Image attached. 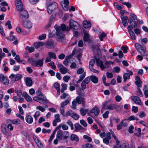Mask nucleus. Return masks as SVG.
<instances>
[{"label":"nucleus","instance_id":"52","mask_svg":"<svg viewBox=\"0 0 148 148\" xmlns=\"http://www.w3.org/2000/svg\"><path fill=\"white\" fill-rule=\"evenodd\" d=\"M83 138L84 139H87L88 141L89 142H90L92 141V139L90 137H89L88 136L86 135H84L83 136Z\"/></svg>","mask_w":148,"mask_h":148},{"label":"nucleus","instance_id":"8","mask_svg":"<svg viewBox=\"0 0 148 148\" xmlns=\"http://www.w3.org/2000/svg\"><path fill=\"white\" fill-rule=\"evenodd\" d=\"M57 65L59 71L62 74H65L67 73L68 70V69L63 65L59 63Z\"/></svg>","mask_w":148,"mask_h":148},{"label":"nucleus","instance_id":"41","mask_svg":"<svg viewBox=\"0 0 148 148\" xmlns=\"http://www.w3.org/2000/svg\"><path fill=\"white\" fill-rule=\"evenodd\" d=\"M71 117L73 118L74 120H77L79 118V116L76 113L73 112Z\"/></svg>","mask_w":148,"mask_h":148},{"label":"nucleus","instance_id":"61","mask_svg":"<svg viewBox=\"0 0 148 148\" xmlns=\"http://www.w3.org/2000/svg\"><path fill=\"white\" fill-rule=\"evenodd\" d=\"M54 87L56 89V90H59L60 89V85L57 82H56L54 83Z\"/></svg>","mask_w":148,"mask_h":148},{"label":"nucleus","instance_id":"13","mask_svg":"<svg viewBox=\"0 0 148 148\" xmlns=\"http://www.w3.org/2000/svg\"><path fill=\"white\" fill-rule=\"evenodd\" d=\"M97 64L98 66H99L101 70L103 71L106 67L103 64V62L99 59H97L96 60Z\"/></svg>","mask_w":148,"mask_h":148},{"label":"nucleus","instance_id":"48","mask_svg":"<svg viewBox=\"0 0 148 148\" xmlns=\"http://www.w3.org/2000/svg\"><path fill=\"white\" fill-rule=\"evenodd\" d=\"M61 121V119H55L53 121V125L54 126H55L57 125V122H59Z\"/></svg>","mask_w":148,"mask_h":148},{"label":"nucleus","instance_id":"49","mask_svg":"<svg viewBox=\"0 0 148 148\" xmlns=\"http://www.w3.org/2000/svg\"><path fill=\"white\" fill-rule=\"evenodd\" d=\"M56 132V131L55 130H54L52 134L50 136V138H49V141H48V142L49 143H50L51 141L52 140H53V138H54V137L55 136Z\"/></svg>","mask_w":148,"mask_h":148},{"label":"nucleus","instance_id":"43","mask_svg":"<svg viewBox=\"0 0 148 148\" xmlns=\"http://www.w3.org/2000/svg\"><path fill=\"white\" fill-rule=\"evenodd\" d=\"M123 78L124 79V82H126L127 79H129L130 78V76L126 73H125L123 75Z\"/></svg>","mask_w":148,"mask_h":148},{"label":"nucleus","instance_id":"19","mask_svg":"<svg viewBox=\"0 0 148 148\" xmlns=\"http://www.w3.org/2000/svg\"><path fill=\"white\" fill-rule=\"evenodd\" d=\"M69 133L68 131H64L62 134V139L67 141L69 138Z\"/></svg>","mask_w":148,"mask_h":148},{"label":"nucleus","instance_id":"20","mask_svg":"<svg viewBox=\"0 0 148 148\" xmlns=\"http://www.w3.org/2000/svg\"><path fill=\"white\" fill-rule=\"evenodd\" d=\"M121 19L122 23L125 27H126L128 24L127 20L128 19V18L127 16H121Z\"/></svg>","mask_w":148,"mask_h":148},{"label":"nucleus","instance_id":"11","mask_svg":"<svg viewBox=\"0 0 148 148\" xmlns=\"http://www.w3.org/2000/svg\"><path fill=\"white\" fill-rule=\"evenodd\" d=\"M39 102L42 104H46L47 103V100L45 96L43 95L39 97Z\"/></svg>","mask_w":148,"mask_h":148},{"label":"nucleus","instance_id":"62","mask_svg":"<svg viewBox=\"0 0 148 148\" xmlns=\"http://www.w3.org/2000/svg\"><path fill=\"white\" fill-rule=\"evenodd\" d=\"M110 139L108 138H105L103 139V142L106 144V145H108L109 144V140Z\"/></svg>","mask_w":148,"mask_h":148},{"label":"nucleus","instance_id":"54","mask_svg":"<svg viewBox=\"0 0 148 148\" xmlns=\"http://www.w3.org/2000/svg\"><path fill=\"white\" fill-rule=\"evenodd\" d=\"M73 113V112L71 111H68L66 112L65 114V116L66 117H68L69 116H70L71 117Z\"/></svg>","mask_w":148,"mask_h":148},{"label":"nucleus","instance_id":"47","mask_svg":"<svg viewBox=\"0 0 148 148\" xmlns=\"http://www.w3.org/2000/svg\"><path fill=\"white\" fill-rule=\"evenodd\" d=\"M23 5L22 3L21 0H16L15 1V5L16 8H18L19 5Z\"/></svg>","mask_w":148,"mask_h":148},{"label":"nucleus","instance_id":"4","mask_svg":"<svg viewBox=\"0 0 148 148\" xmlns=\"http://www.w3.org/2000/svg\"><path fill=\"white\" fill-rule=\"evenodd\" d=\"M43 59L38 60L33 58H30L28 59V61L32 65L36 67L42 66L43 64Z\"/></svg>","mask_w":148,"mask_h":148},{"label":"nucleus","instance_id":"57","mask_svg":"<svg viewBox=\"0 0 148 148\" xmlns=\"http://www.w3.org/2000/svg\"><path fill=\"white\" fill-rule=\"evenodd\" d=\"M90 77H88L86 78L83 81L86 84H88L90 82Z\"/></svg>","mask_w":148,"mask_h":148},{"label":"nucleus","instance_id":"31","mask_svg":"<svg viewBox=\"0 0 148 148\" xmlns=\"http://www.w3.org/2000/svg\"><path fill=\"white\" fill-rule=\"evenodd\" d=\"M49 56L51 58L56 59L57 58L56 54L50 51L48 53Z\"/></svg>","mask_w":148,"mask_h":148},{"label":"nucleus","instance_id":"15","mask_svg":"<svg viewBox=\"0 0 148 148\" xmlns=\"http://www.w3.org/2000/svg\"><path fill=\"white\" fill-rule=\"evenodd\" d=\"M125 120V119H123L121 122L119 124L117 125V129L118 130L121 129L123 126L126 127L127 126V123L126 122H124Z\"/></svg>","mask_w":148,"mask_h":148},{"label":"nucleus","instance_id":"16","mask_svg":"<svg viewBox=\"0 0 148 148\" xmlns=\"http://www.w3.org/2000/svg\"><path fill=\"white\" fill-rule=\"evenodd\" d=\"M131 98L136 104L140 105L141 103L140 99L137 96H132L131 97Z\"/></svg>","mask_w":148,"mask_h":148},{"label":"nucleus","instance_id":"21","mask_svg":"<svg viewBox=\"0 0 148 148\" xmlns=\"http://www.w3.org/2000/svg\"><path fill=\"white\" fill-rule=\"evenodd\" d=\"M23 95L25 98L27 102H31L32 101V98L26 92H23Z\"/></svg>","mask_w":148,"mask_h":148},{"label":"nucleus","instance_id":"42","mask_svg":"<svg viewBox=\"0 0 148 148\" xmlns=\"http://www.w3.org/2000/svg\"><path fill=\"white\" fill-rule=\"evenodd\" d=\"M69 101L68 100H66L64 101L61 104V107L64 108L65 106L69 103Z\"/></svg>","mask_w":148,"mask_h":148},{"label":"nucleus","instance_id":"39","mask_svg":"<svg viewBox=\"0 0 148 148\" xmlns=\"http://www.w3.org/2000/svg\"><path fill=\"white\" fill-rule=\"evenodd\" d=\"M140 50L138 51L142 55H144L146 53V50L145 47H144L142 46V48H140Z\"/></svg>","mask_w":148,"mask_h":148},{"label":"nucleus","instance_id":"55","mask_svg":"<svg viewBox=\"0 0 148 148\" xmlns=\"http://www.w3.org/2000/svg\"><path fill=\"white\" fill-rule=\"evenodd\" d=\"M84 72V70L82 67L80 68L77 71V73L78 74H82Z\"/></svg>","mask_w":148,"mask_h":148},{"label":"nucleus","instance_id":"28","mask_svg":"<svg viewBox=\"0 0 148 148\" xmlns=\"http://www.w3.org/2000/svg\"><path fill=\"white\" fill-rule=\"evenodd\" d=\"M46 45L48 48H51L54 46V42L52 40H49L46 43Z\"/></svg>","mask_w":148,"mask_h":148},{"label":"nucleus","instance_id":"50","mask_svg":"<svg viewBox=\"0 0 148 148\" xmlns=\"http://www.w3.org/2000/svg\"><path fill=\"white\" fill-rule=\"evenodd\" d=\"M46 35L45 34H43L40 35L38 37V39L40 40L45 39L46 38Z\"/></svg>","mask_w":148,"mask_h":148},{"label":"nucleus","instance_id":"3","mask_svg":"<svg viewBox=\"0 0 148 148\" xmlns=\"http://www.w3.org/2000/svg\"><path fill=\"white\" fill-rule=\"evenodd\" d=\"M108 103V101H106L103 103L102 110L104 109L106 106V109L107 110H115L116 111H118V109L119 107V106L114 103H111L108 105H107ZM101 111L102 113L103 112L102 110H101Z\"/></svg>","mask_w":148,"mask_h":148},{"label":"nucleus","instance_id":"2","mask_svg":"<svg viewBox=\"0 0 148 148\" xmlns=\"http://www.w3.org/2000/svg\"><path fill=\"white\" fill-rule=\"evenodd\" d=\"M77 103L82 104L83 107L84 108L85 106V98L80 96L77 97L75 100H73L72 102L71 108L74 110L75 109Z\"/></svg>","mask_w":148,"mask_h":148},{"label":"nucleus","instance_id":"63","mask_svg":"<svg viewBox=\"0 0 148 148\" xmlns=\"http://www.w3.org/2000/svg\"><path fill=\"white\" fill-rule=\"evenodd\" d=\"M80 123L84 127H86L87 126V124L86 121L83 119H82L80 121Z\"/></svg>","mask_w":148,"mask_h":148},{"label":"nucleus","instance_id":"30","mask_svg":"<svg viewBox=\"0 0 148 148\" xmlns=\"http://www.w3.org/2000/svg\"><path fill=\"white\" fill-rule=\"evenodd\" d=\"M88 109H85L83 108H81L80 110V112L82 116H84L86 115L87 112L88 111Z\"/></svg>","mask_w":148,"mask_h":148},{"label":"nucleus","instance_id":"53","mask_svg":"<svg viewBox=\"0 0 148 148\" xmlns=\"http://www.w3.org/2000/svg\"><path fill=\"white\" fill-rule=\"evenodd\" d=\"M83 148H92V145L89 143L82 145Z\"/></svg>","mask_w":148,"mask_h":148},{"label":"nucleus","instance_id":"51","mask_svg":"<svg viewBox=\"0 0 148 148\" xmlns=\"http://www.w3.org/2000/svg\"><path fill=\"white\" fill-rule=\"evenodd\" d=\"M135 83L138 87H142V85L141 84L142 82L141 80L136 81Z\"/></svg>","mask_w":148,"mask_h":148},{"label":"nucleus","instance_id":"17","mask_svg":"<svg viewBox=\"0 0 148 148\" xmlns=\"http://www.w3.org/2000/svg\"><path fill=\"white\" fill-rule=\"evenodd\" d=\"M9 77L10 79H12V78H14V81H15L21 79L22 77V76L19 74L15 75L14 74H12L11 75L9 76Z\"/></svg>","mask_w":148,"mask_h":148},{"label":"nucleus","instance_id":"23","mask_svg":"<svg viewBox=\"0 0 148 148\" xmlns=\"http://www.w3.org/2000/svg\"><path fill=\"white\" fill-rule=\"evenodd\" d=\"M25 120L29 124H31L33 122V118L30 115H28L26 117Z\"/></svg>","mask_w":148,"mask_h":148},{"label":"nucleus","instance_id":"25","mask_svg":"<svg viewBox=\"0 0 148 148\" xmlns=\"http://www.w3.org/2000/svg\"><path fill=\"white\" fill-rule=\"evenodd\" d=\"M56 138L57 139L61 140L62 139V131L60 130L58 131L57 134Z\"/></svg>","mask_w":148,"mask_h":148},{"label":"nucleus","instance_id":"24","mask_svg":"<svg viewBox=\"0 0 148 148\" xmlns=\"http://www.w3.org/2000/svg\"><path fill=\"white\" fill-rule=\"evenodd\" d=\"M91 81L95 84H97L98 82L97 77L94 75H92L90 76Z\"/></svg>","mask_w":148,"mask_h":148},{"label":"nucleus","instance_id":"44","mask_svg":"<svg viewBox=\"0 0 148 148\" xmlns=\"http://www.w3.org/2000/svg\"><path fill=\"white\" fill-rule=\"evenodd\" d=\"M129 32L130 36L131 37V38L132 40H135L136 39V37L135 35L133 32V31H130Z\"/></svg>","mask_w":148,"mask_h":148},{"label":"nucleus","instance_id":"10","mask_svg":"<svg viewBox=\"0 0 148 148\" xmlns=\"http://www.w3.org/2000/svg\"><path fill=\"white\" fill-rule=\"evenodd\" d=\"M0 80L5 85H8L9 83V80L7 77L3 74L0 75Z\"/></svg>","mask_w":148,"mask_h":148},{"label":"nucleus","instance_id":"36","mask_svg":"<svg viewBox=\"0 0 148 148\" xmlns=\"http://www.w3.org/2000/svg\"><path fill=\"white\" fill-rule=\"evenodd\" d=\"M11 122L12 123L15 125H20L21 124V121L19 119L11 120Z\"/></svg>","mask_w":148,"mask_h":148},{"label":"nucleus","instance_id":"32","mask_svg":"<svg viewBox=\"0 0 148 148\" xmlns=\"http://www.w3.org/2000/svg\"><path fill=\"white\" fill-rule=\"evenodd\" d=\"M44 45V43L40 42H36L34 43V46L36 49L38 48L40 46H43Z\"/></svg>","mask_w":148,"mask_h":148},{"label":"nucleus","instance_id":"46","mask_svg":"<svg viewBox=\"0 0 148 148\" xmlns=\"http://www.w3.org/2000/svg\"><path fill=\"white\" fill-rule=\"evenodd\" d=\"M66 123L71 127V130H73L74 129V128L73 126V123L70 120H68Z\"/></svg>","mask_w":148,"mask_h":148},{"label":"nucleus","instance_id":"40","mask_svg":"<svg viewBox=\"0 0 148 148\" xmlns=\"http://www.w3.org/2000/svg\"><path fill=\"white\" fill-rule=\"evenodd\" d=\"M25 49L26 50H28L29 52L30 53H31L34 51V49L33 47H29L27 46L25 48Z\"/></svg>","mask_w":148,"mask_h":148},{"label":"nucleus","instance_id":"6","mask_svg":"<svg viewBox=\"0 0 148 148\" xmlns=\"http://www.w3.org/2000/svg\"><path fill=\"white\" fill-rule=\"evenodd\" d=\"M58 7V4L55 2H53L48 6L47 9V12L49 14H51Z\"/></svg>","mask_w":148,"mask_h":148},{"label":"nucleus","instance_id":"29","mask_svg":"<svg viewBox=\"0 0 148 148\" xmlns=\"http://www.w3.org/2000/svg\"><path fill=\"white\" fill-rule=\"evenodd\" d=\"M32 81L29 77H27L26 79V84L27 86H32Z\"/></svg>","mask_w":148,"mask_h":148},{"label":"nucleus","instance_id":"22","mask_svg":"<svg viewBox=\"0 0 148 148\" xmlns=\"http://www.w3.org/2000/svg\"><path fill=\"white\" fill-rule=\"evenodd\" d=\"M83 26L84 28H87L91 27V24L90 22H88L86 21H84L83 23Z\"/></svg>","mask_w":148,"mask_h":148},{"label":"nucleus","instance_id":"9","mask_svg":"<svg viewBox=\"0 0 148 148\" xmlns=\"http://www.w3.org/2000/svg\"><path fill=\"white\" fill-rule=\"evenodd\" d=\"M69 24L70 26L69 27L70 28V29L71 28H73L74 30L78 29L77 26L79 24L77 22L74 20L72 19L70 20L69 21Z\"/></svg>","mask_w":148,"mask_h":148},{"label":"nucleus","instance_id":"45","mask_svg":"<svg viewBox=\"0 0 148 148\" xmlns=\"http://www.w3.org/2000/svg\"><path fill=\"white\" fill-rule=\"evenodd\" d=\"M127 120L130 121H133L134 120L137 121L138 120V118L135 117L134 116H132L128 117L127 119Z\"/></svg>","mask_w":148,"mask_h":148},{"label":"nucleus","instance_id":"64","mask_svg":"<svg viewBox=\"0 0 148 148\" xmlns=\"http://www.w3.org/2000/svg\"><path fill=\"white\" fill-rule=\"evenodd\" d=\"M86 84L84 82L82 81L81 84V87L82 90H84L86 88Z\"/></svg>","mask_w":148,"mask_h":148},{"label":"nucleus","instance_id":"56","mask_svg":"<svg viewBox=\"0 0 148 148\" xmlns=\"http://www.w3.org/2000/svg\"><path fill=\"white\" fill-rule=\"evenodd\" d=\"M70 79V77L68 75H65L63 77L64 81L66 82H67Z\"/></svg>","mask_w":148,"mask_h":148},{"label":"nucleus","instance_id":"59","mask_svg":"<svg viewBox=\"0 0 148 148\" xmlns=\"http://www.w3.org/2000/svg\"><path fill=\"white\" fill-rule=\"evenodd\" d=\"M5 25H8V28L10 29L12 28V26L11 24V22L10 21H8L5 24Z\"/></svg>","mask_w":148,"mask_h":148},{"label":"nucleus","instance_id":"26","mask_svg":"<svg viewBox=\"0 0 148 148\" xmlns=\"http://www.w3.org/2000/svg\"><path fill=\"white\" fill-rule=\"evenodd\" d=\"M75 131H77L82 130L83 128L82 126L78 123H76L74 125Z\"/></svg>","mask_w":148,"mask_h":148},{"label":"nucleus","instance_id":"33","mask_svg":"<svg viewBox=\"0 0 148 148\" xmlns=\"http://www.w3.org/2000/svg\"><path fill=\"white\" fill-rule=\"evenodd\" d=\"M62 88L61 89V92L62 93H63L64 91L67 89V85L65 84H62L61 85Z\"/></svg>","mask_w":148,"mask_h":148},{"label":"nucleus","instance_id":"12","mask_svg":"<svg viewBox=\"0 0 148 148\" xmlns=\"http://www.w3.org/2000/svg\"><path fill=\"white\" fill-rule=\"evenodd\" d=\"M1 130L2 132L5 135L8 136L10 135V134L7 131L6 125L5 124H2L1 125Z\"/></svg>","mask_w":148,"mask_h":148},{"label":"nucleus","instance_id":"58","mask_svg":"<svg viewBox=\"0 0 148 148\" xmlns=\"http://www.w3.org/2000/svg\"><path fill=\"white\" fill-rule=\"evenodd\" d=\"M106 34L104 33H102L99 36V38L101 41H103V38L106 37Z\"/></svg>","mask_w":148,"mask_h":148},{"label":"nucleus","instance_id":"5","mask_svg":"<svg viewBox=\"0 0 148 148\" xmlns=\"http://www.w3.org/2000/svg\"><path fill=\"white\" fill-rule=\"evenodd\" d=\"M19 18L22 22L25 21L29 17V15L27 12L25 10L19 12Z\"/></svg>","mask_w":148,"mask_h":148},{"label":"nucleus","instance_id":"35","mask_svg":"<svg viewBox=\"0 0 148 148\" xmlns=\"http://www.w3.org/2000/svg\"><path fill=\"white\" fill-rule=\"evenodd\" d=\"M61 127L63 130H68L69 128L68 126L66 124H60L57 127V128H60Z\"/></svg>","mask_w":148,"mask_h":148},{"label":"nucleus","instance_id":"18","mask_svg":"<svg viewBox=\"0 0 148 148\" xmlns=\"http://www.w3.org/2000/svg\"><path fill=\"white\" fill-rule=\"evenodd\" d=\"M90 113L94 114L96 116H97L100 112V110L96 106L93 108L90 111Z\"/></svg>","mask_w":148,"mask_h":148},{"label":"nucleus","instance_id":"14","mask_svg":"<svg viewBox=\"0 0 148 148\" xmlns=\"http://www.w3.org/2000/svg\"><path fill=\"white\" fill-rule=\"evenodd\" d=\"M23 26L27 29L31 28L32 27V25L31 22L29 21H24L22 22Z\"/></svg>","mask_w":148,"mask_h":148},{"label":"nucleus","instance_id":"27","mask_svg":"<svg viewBox=\"0 0 148 148\" xmlns=\"http://www.w3.org/2000/svg\"><path fill=\"white\" fill-rule=\"evenodd\" d=\"M70 139L72 141L75 140L78 142L79 140L78 136L75 134H72L71 136Z\"/></svg>","mask_w":148,"mask_h":148},{"label":"nucleus","instance_id":"7","mask_svg":"<svg viewBox=\"0 0 148 148\" xmlns=\"http://www.w3.org/2000/svg\"><path fill=\"white\" fill-rule=\"evenodd\" d=\"M137 17L136 15L133 13L131 14L130 17L128 19V22L129 23L132 24V25L134 28L137 27V25L136 22L135 20L137 19Z\"/></svg>","mask_w":148,"mask_h":148},{"label":"nucleus","instance_id":"34","mask_svg":"<svg viewBox=\"0 0 148 148\" xmlns=\"http://www.w3.org/2000/svg\"><path fill=\"white\" fill-rule=\"evenodd\" d=\"M86 74V72H84L81 75L79 76V78L77 81V83H79L81 82L85 77Z\"/></svg>","mask_w":148,"mask_h":148},{"label":"nucleus","instance_id":"1","mask_svg":"<svg viewBox=\"0 0 148 148\" xmlns=\"http://www.w3.org/2000/svg\"><path fill=\"white\" fill-rule=\"evenodd\" d=\"M55 28L56 30V35L57 36V40L60 42H64L66 41L65 35L62 32L68 31L70 30L68 26H66L64 24H62L60 26L56 25Z\"/></svg>","mask_w":148,"mask_h":148},{"label":"nucleus","instance_id":"38","mask_svg":"<svg viewBox=\"0 0 148 148\" xmlns=\"http://www.w3.org/2000/svg\"><path fill=\"white\" fill-rule=\"evenodd\" d=\"M84 36L83 39L84 41H87L88 40L89 38V35L88 33L86 32H84Z\"/></svg>","mask_w":148,"mask_h":148},{"label":"nucleus","instance_id":"60","mask_svg":"<svg viewBox=\"0 0 148 148\" xmlns=\"http://www.w3.org/2000/svg\"><path fill=\"white\" fill-rule=\"evenodd\" d=\"M36 143L39 148H43V145L39 140L36 142Z\"/></svg>","mask_w":148,"mask_h":148},{"label":"nucleus","instance_id":"37","mask_svg":"<svg viewBox=\"0 0 148 148\" xmlns=\"http://www.w3.org/2000/svg\"><path fill=\"white\" fill-rule=\"evenodd\" d=\"M95 62V60L94 59H91L89 62V69L93 68Z\"/></svg>","mask_w":148,"mask_h":148}]
</instances>
